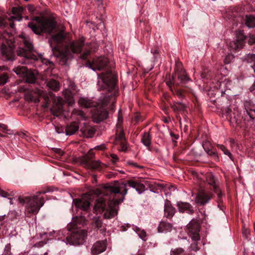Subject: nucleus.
<instances>
[{
	"instance_id": "nucleus-3",
	"label": "nucleus",
	"mask_w": 255,
	"mask_h": 255,
	"mask_svg": "<svg viewBox=\"0 0 255 255\" xmlns=\"http://www.w3.org/2000/svg\"><path fill=\"white\" fill-rule=\"evenodd\" d=\"M18 199L21 203L25 204V213L28 216L36 214L44 204V198L42 197H38L37 195L24 198L19 197Z\"/></svg>"
},
{
	"instance_id": "nucleus-16",
	"label": "nucleus",
	"mask_w": 255,
	"mask_h": 255,
	"mask_svg": "<svg viewBox=\"0 0 255 255\" xmlns=\"http://www.w3.org/2000/svg\"><path fill=\"white\" fill-rule=\"evenodd\" d=\"M164 211L165 216L168 218H172L175 212V208L172 206L170 202L167 200L165 201Z\"/></svg>"
},
{
	"instance_id": "nucleus-54",
	"label": "nucleus",
	"mask_w": 255,
	"mask_h": 255,
	"mask_svg": "<svg viewBox=\"0 0 255 255\" xmlns=\"http://www.w3.org/2000/svg\"><path fill=\"white\" fill-rule=\"evenodd\" d=\"M226 113L227 114V116H229V117L230 119H232V115H231L232 110L229 108H227L226 109Z\"/></svg>"
},
{
	"instance_id": "nucleus-21",
	"label": "nucleus",
	"mask_w": 255,
	"mask_h": 255,
	"mask_svg": "<svg viewBox=\"0 0 255 255\" xmlns=\"http://www.w3.org/2000/svg\"><path fill=\"white\" fill-rule=\"evenodd\" d=\"M1 52L2 55L5 56L7 60H13L14 59L13 49L11 47L7 48L5 45L2 46Z\"/></svg>"
},
{
	"instance_id": "nucleus-20",
	"label": "nucleus",
	"mask_w": 255,
	"mask_h": 255,
	"mask_svg": "<svg viewBox=\"0 0 255 255\" xmlns=\"http://www.w3.org/2000/svg\"><path fill=\"white\" fill-rule=\"evenodd\" d=\"M23 11V8L22 6L13 7L12 8V13L15 16H11L8 18L9 20L15 19L20 21L22 19L21 14Z\"/></svg>"
},
{
	"instance_id": "nucleus-17",
	"label": "nucleus",
	"mask_w": 255,
	"mask_h": 255,
	"mask_svg": "<svg viewBox=\"0 0 255 255\" xmlns=\"http://www.w3.org/2000/svg\"><path fill=\"white\" fill-rule=\"evenodd\" d=\"M177 206L180 212H186L190 214L193 213V210L189 203L184 202H178Z\"/></svg>"
},
{
	"instance_id": "nucleus-22",
	"label": "nucleus",
	"mask_w": 255,
	"mask_h": 255,
	"mask_svg": "<svg viewBox=\"0 0 255 255\" xmlns=\"http://www.w3.org/2000/svg\"><path fill=\"white\" fill-rule=\"evenodd\" d=\"M172 224L162 221L160 222L158 227V232L159 233L171 232L173 229Z\"/></svg>"
},
{
	"instance_id": "nucleus-62",
	"label": "nucleus",
	"mask_w": 255,
	"mask_h": 255,
	"mask_svg": "<svg viewBox=\"0 0 255 255\" xmlns=\"http://www.w3.org/2000/svg\"><path fill=\"white\" fill-rule=\"evenodd\" d=\"M46 193V191H42V192H41V191H39V192H37V194H45Z\"/></svg>"
},
{
	"instance_id": "nucleus-37",
	"label": "nucleus",
	"mask_w": 255,
	"mask_h": 255,
	"mask_svg": "<svg viewBox=\"0 0 255 255\" xmlns=\"http://www.w3.org/2000/svg\"><path fill=\"white\" fill-rule=\"evenodd\" d=\"M247 61L251 64V67L255 66V54H249L247 57Z\"/></svg>"
},
{
	"instance_id": "nucleus-23",
	"label": "nucleus",
	"mask_w": 255,
	"mask_h": 255,
	"mask_svg": "<svg viewBox=\"0 0 255 255\" xmlns=\"http://www.w3.org/2000/svg\"><path fill=\"white\" fill-rule=\"evenodd\" d=\"M176 74L177 75L178 79L180 81L181 83L185 84L190 80L184 70H180L179 69H177Z\"/></svg>"
},
{
	"instance_id": "nucleus-14",
	"label": "nucleus",
	"mask_w": 255,
	"mask_h": 255,
	"mask_svg": "<svg viewBox=\"0 0 255 255\" xmlns=\"http://www.w3.org/2000/svg\"><path fill=\"white\" fill-rule=\"evenodd\" d=\"M75 206L84 211H87L90 207V202L84 197L81 199H75L73 200Z\"/></svg>"
},
{
	"instance_id": "nucleus-19",
	"label": "nucleus",
	"mask_w": 255,
	"mask_h": 255,
	"mask_svg": "<svg viewBox=\"0 0 255 255\" xmlns=\"http://www.w3.org/2000/svg\"><path fill=\"white\" fill-rule=\"evenodd\" d=\"M100 79L102 82L105 83L106 85H109L111 83L115 80L114 77L111 71H108L105 73H102L101 74Z\"/></svg>"
},
{
	"instance_id": "nucleus-45",
	"label": "nucleus",
	"mask_w": 255,
	"mask_h": 255,
	"mask_svg": "<svg viewBox=\"0 0 255 255\" xmlns=\"http://www.w3.org/2000/svg\"><path fill=\"white\" fill-rule=\"evenodd\" d=\"M58 102L57 112L58 113H60L62 111V104L61 102V98H58Z\"/></svg>"
},
{
	"instance_id": "nucleus-2",
	"label": "nucleus",
	"mask_w": 255,
	"mask_h": 255,
	"mask_svg": "<svg viewBox=\"0 0 255 255\" xmlns=\"http://www.w3.org/2000/svg\"><path fill=\"white\" fill-rule=\"evenodd\" d=\"M93 192L99 197L94 206V212L103 214L105 218L110 219L117 214L116 206L123 201L128 189L126 184L122 183L118 186H107L102 190L96 189Z\"/></svg>"
},
{
	"instance_id": "nucleus-47",
	"label": "nucleus",
	"mask_w": 255,
	"mask_h": 255,
	"mask_svg": "<svg viewBox=\"0 0 255 255\" xmlns=\"http://www.w3.org/2000/svg\"><path fill=\"white\" fill-rule=\"evenodd\" d=\"M66 102L69 105L72 106L75 103V101L72 97H69L66 98Z\"/></svg>"
},
{
	"instance_id": "nucleus-15",
	"label": "nucleus",
	"mask_w": 255,
	"mask_h": 255,
	"mask_svg": "<svg viewBox=\"0 0 255 255\" xmlns=\"http://www.w3.org/2000/svg\"><path fill=\"white\" fill-rule=\"evenodd\" d=\"M211 195L204 191H200L197 196V202L201 205H203L211 199Z\"/></svg>"
},
{
	"instance_id": "nucleus-56",
	"label": "nucleus",
	"mask_w": 255,
	"mask_h": 255,
	"mask_svg": "<svg viewBox=\"0 0 255 255\" xmlns=\"http://www.w3.org/2000/svg\"><path fill=\"white\" fill-rule=\"evenodd\" d=\"M121 143L122 150L123 151H125L127 149V146L126 144H125V141L120 142L119 143Z\"/></svg>"
},
{
	"instance_id": "nucleus-1",
	"label": "nucleus",
	"mask_w": 255,
	"mask_h": 255,
	"mask_svg": "<svg viewBox=\"0 0 255 255\" xmlns=\"http://www.w3.org/2000/svg\"><path fill=\"white\" fill-rule=\"evenodd\" d=\"M28 26L36 34L53 32L50 39V45L54 53L63 61H66L73 53H79L82 51L84 39L82 38L68 43L69 33L65 32L62 24H57L50 17H35Z\"/></svg>"
},
{
	"instance_id": "nucleus-38",
	"label": "nucleus",
	"mask_w": 255,
	"mask_h": 255,
	"mask_svg": "<svg viewBox=\"0 0 255 255\" xmlns=\"http://www.w3.org/2000/svg\"><path fill=\"white\" fill-rule=\"evenodd\" d=\"M72 115L79 116L82 119H85V116L83 112L81 110L74 109L72 113Z\"/></svg>"
},
{
	"instance_id": "nucleus-41",
	"label": "nucleus",
	"mask_w": 255,
	"mask_h": 255,
	"mask_svg": "<svg viewBox=\"0 0 255 255\" xmlns=\"http://www.w3.org/2000/svg\"><path fill=\"white\" fill-rule=\"evenodd\" d=\"M8 80V76L6 74H3L0 76V85L5 84Z\"/></svg>"
},
{
	"instance_id": "nucleus-7",
	"label": "nucleus",
	"mask_w": 255,
	"mask_h": 255,
	"mask_svg": "<svg viewBox=\"0 0 255 255\" xmlns=\"http://www.w3.org/2000/svg\"><path fill=\"white\" fill-rule=\"evenodd\" d=\"M188 234L194 241L200 240L199 233L200 230V223L197 220H192L187 226Z\"/></svg>"
},
{
	"instance_id": "nucleus-60",
	"label": "nucleus",
	"mask_w": 255,
	"mask_h": 255,
	"mask_svg": "<svg viewBox=\"0 0 255 255\" xmlns=\"http://www.w3.org/2000/svg\"><path fill=\"white\" fill-rule=\"evenodd\" d=\"M114 108H115V106H114V101H112V104L111 105H110V109H111V110H112L113 112L114 111Z\"/></svg>"
},
{
	"instance_id": "nucleus-18",
	"label": "nucleus",
	"mask_w": 255,
	"mask_h": 255,
	"mask_svg": "<svg viewBox=\"0 0 255 255\" xmlns=\"http://www.w3.org/2000/svg\"><path fill=\"white\" fill-rule=\"evenodd\" d=\"M78 104L82 107L88 108L97 106V103L87 98H80L78 101Z\"/></svg>"
},
{
	"instance_id": "nucleus-32",
	"label": "nucleus",
	"mask_w": 255,
	"mask_h": 255,
	"mask_svg": "<svg viewBox=\"0 0 255 255\" xmlns=\"http://www.w3.org/2000/svg\"><path fill=\"white\" fill-rule=\"evenodd\" d=\"M172 108L174 111H184L186 106L182 102H174L171 106Z\"/></svg>"
},
{
	"instance_id": "nucleus-33",
	"label": "nucleus",
	"mask_w": 255,
	"mask_h": 255,
	"mask_svg": "<svg viewBox=\"0 0 255 255\" xmlns=\"http://www.w3.org/2000/svg\"><path fill=\"white\" fill-rule=\"evenodd\" d=\"M27 70L26 67L19 66L14 68L13 70L17 75H22L26 73Z\"/></svg>"
},
{
	"instance_id": "nucleus-39",
	"label": "nucleus",
	"mask_w": 255,
	"mask_h": 255,
	"mask_svg": "<svg viewBox=\"0 0 255 255\" xmlns=\"http://www.w3.org/2000/svg\"><path fill=\"white\" fill-rule=\"evenodd\" d=\"M95 133L94 130L92 128H88L84 132L85 136L87 137H92Z\"/></svg>"
},
{
	"instance_id": "nucleus-5",
	"label": "nucleus",
	"mask_w": 255,
	"mask_h": 255,
	"mask_svg": "<svg viewBox=\"0 0 255 255\" xmlns=\"http://www.w3.org/2000/svg\"><path fill=\"white\" fill-rule=\"evenodd\" d=\"M20 37L22 39L25 48H19L16 51L17 55L27 59L30 58L35 60H38L37 56L32 53L33 47L30 39L23 34H21Z\"/></svg>"
},
{
	"instance_id": "nucleus-9",
	"label": "nucleus",
	"mask_w": 255,
	"mask_h": 255,
	"mask_svg": "<svg viewBox=\"0 0 255 255\" xmlns=\"http://www.w3.org/2000/svg\"><path fill=\"white\" fill-rule=\"evenodd\" d=\"M236 39L230 42L229 47L231 50L233 51H238L242 49L244 44L246 36L241 31H239L236 33Z\"/></svg>"
},
{
	"instance_id": "nucleus-29",
	"label": "nucleus",
	"mask_w": 255,
	"mask_h": 255,
	"mask_svg": "<svg viewBox=\"0 0 255 255\" xmlns=\"http://www.w3.org/2000/svg\"><path fill=\"white\" fill-rule=\"evenodd\" d=\"M47 86L54 91H58L60 88L59 82L53 79L50 80L47 82Z\"/></svg>"
},
{
	"instance_id": "nucleus-31",
	"label": "nucleus",
	"mask_w": 255,
	"mask_h": 255,
	"mask_svg": "<svg viewBox=\"0 0 255 255\" xmlns=\"http://www.w3.org/2000/svg\"><path fill=\"white\" fill-rule=\"evenodd\" d=\"M94 153L92 150H90L87 154L84 156L81 160V163L84 164V162H88V161L94 160Z\"/></svg>"
},
{
	"instance_id": "nucleus-13",
	"label": "nucleus",
	"mask_w": 255,
	"mask_h": 255,
	"mask_svg": "<svg viewBox=\"0 0 255 255\" xmlns=\"http://www.w3.org/2000/svg\"><path fill=\"white\" fill-rule=\"evenodd\" d=\"M127 184L129 187L135 189L139 194L142 193L145 190L144 184L137 180H129L128 181Z\"/></svg>"
},
{
	"instance_id": "nucleus-42",
	"label": "nucleus",
	"mask_w": 255,
	"mask_h": 255,
	"mask_svg": "<svg viewBox=\"0 0 255 255\" xmlns=\"http://www.w3.org/2000/svg\"><path fill=\"white\" fill-rule=\"evenodd\" d=\"M199 250V248L198 246V244L196 241H195L192 243L189 247L190 251L197 252Z\"/></svg>"
},
{
	"instance_id": "nucleus-36",
	"label": "nucleus",
	"mask_w": 255,
	"mask_h": 255,
	"mask_svg": "<svg viewBox=\"0 0 255 255\" xmlns=\"http://www.w3.org/2000/svg\"><path fill=\"white\" fill-rule=\"evenodd\" d=\"M94 226L98 229L103 232L105 231V228L103 226V222L99 218H96L94 222Z\"/></svg>"
},
{
	"instance_id": "nucleus-8",
	"label": "nucleus",
	"mask_w": 255,
	"mask_h": 255,
	"mask_svg": "<svg viewBox=\"0 0 255 255\" xmlns=\"http://www.w3.org/2000/svg\"><path fill=\"white\" fill-rule=\"evenodd\" d=\"M121 110L119 111L118 123L116 125V136L115 138V144H118L120 142L125 141L126 138L123 128V117L120 114Z\"/></svg>"
},
{
	"instance_id": "nucleus-10",
	"label": "nucleus",
	"mask_w": 255,
	"mask_h": 255,
	"mask_svg": "<svg viewBox=\"0 0 255 255\" xmlns=\"http://www.w3.org/2000/svg\"><path fill=\"white\" fill-rule=\"evenodd\" d=\"M206 181L208 184L213 186L214 192L217 195L218 201H220L223 194L216 182L215 177L212 174H209L206 176Z\"/></svg>"
},
{
	"instance_id": "nucleus-11",
	"label": "nucleus",
	"mask_w": 255,
	"mask_h": 255,
	"mask_svg": "<svg viewBox=\"0 0 255 255\" xmlns=\"http://www.w3.org/2000/svg\"><path fill=\"white\" fill-rule=\"evenodd\" d=\"M108 62V59L103 56L97 57L94 59L91 67L93 70H101L105 67Z\"/></svg>"
},
{
	"instance_id": "nucleus-51",
	"label": "nucleus",
	"mask_w": 255,
	"mask_h": 255,
	"mask_svg": "<svg viewBox=\"0 0 255 255\" xmlns=\"http://www.w3.org/2000/svg\"><path fill=\"white\" fill-rule=\"evenodd\" d=\"M166 84L170 88V90H171V87H173L174 86H177L178 85V84H174V83L173 82L171 81V80L167 81Z\"/></svg>"
},
{
	"instance_id": "nucleus-44",
	"label": "nucleus",
	"mask_w": 255,
	"mask_h": 255,
	"mask_svg": "<svg viewBox=\"0 0 255 255\" xmlns=\"http://www.w3.org/2000/svg\"><path fill=\"white\" fill-rule=\"evenodd\" d=\"M207 153L210 155V156H214L215 158L217 159H218V154L215 151H214V150H208L207 151Z\"/></svg>"
},
{
	"instance_id": "nucleus-28",
	"label": "nucleus",
	"mask_w": 255,
	"mask_h": 255,
	"mask_svg": "<svg viewBox=\"0 0 255 255\" xmlns=\"http://www.w3.org/2000/svg\"><path fill=\"white\" fill-rule=\"evenodd\" d=\"M171 91L173 95H176L180 99H182L185 98L184 91L178 88L177 86H174L173 87H171Z\"/></svg>"
},
{
	"instance_id": "nucleus-64",
	"label": "nucleus",
	"mask_w": 255,
	"mask_h": 255,
	"mask_svg": "<svg viewBox=\"0 0 255 255\" xmlns=\"http://www.w3.org/2000/svg\"><path fill=\"white\" fill-rule=\"evenodd\" d=\"M243 233L244 234H245V235H246V236H247V234H248L247 230H243Z\"/></svg>"
},
{
	"instance_id": "nucleus-50",
	"label": "nucleus",
	"mask_w": 255,
	"mask_h": 255,
	"mask_svg": "<svg viewBox=\"0 0 255 255\" xmlns=\"http://www.w3.org/2000/svg\"><path fill=\"white\" fill-rule=\"evenodd\" d=\"M90 51L87 50L83 54L81 55V58L82 59H86L87 58V56L90 54Z\"/></svg>"
},
{
	"instance_id": "nucleus-12",
	"label": "nucleus",
	"mask_w": 255,
	"mask_h": 255,
	"mask_svg": "<svg viewBox=\"0 0 255 255\" xmlns=\"http://www.w3.org/2000/svg\"><path fill=\"white\" fill-rule=\"evenodd\" d=\"M107 248L106 241H97L92 246L91 253L93 255H97L104 252Z\"/></svg>"
},
{
	"instance_id": "nucleus-27",
	"label": "nucleus",
	"mask_w": 255,
	"mask_h": 255,
	"mask_svg": "<svg viewBox=\"0 0 255 255\" xmlns=\"http://www.w3.org/2000/svg\"><path fill=\"white\" fill-rule=\"evenodd\" d=\"M82 165L87 168L97 169L100 166V162L98 160L96 161L93 160L88 161V162H84V164Z\"/></svg>"
},
{
	"instance_id": "nucleus-24",
	"label": "nucleus",
	"mask_w": 255,
	"mask_h": 255,
	"mask_svg": "<svg viewBox=\"0 0 255 255\" xmlns=\"http://www.w3.org/2000/svg\"><path fill=\"white\" fill-rule=\"evenodd\" d=\"M79 129L78 124L76 122H72L67 125L66 128V133L67 135L74 134Z\"/></svg>"
},
{
	"instance_id": "nucleus-25",
	"label": "nucleus",
	"mask_w": 255,
	"mask_h": 255,
	"mask_svg": "<svg viewBox=\"0 0 255 255\" xmlns=\"http://www.w3.org/2000/svg\"><path fill=\"white\" fill-rule=\"evenodd\" d=\"M245 108L249 117L252 119L255 118V110L253 109V106L249 101H246L244 103Z\"/></svg>"
},
{
	"instance_id": "nucleus-58",
	"label": "nucleus",
	"mask_w": 255,
	"mask_h": 255,
	"mask_svg": "<svg viewBox=\"0 0 255 255\" xmlns=\"http://www.w3.org/2000/svg\"><path fill=\"white\" fill-rule=\"evenodd\" d=\"M105 148V147L104 145H99V146H97L96 147H95V149H97L98 150H103Z\"/></svg>"
},
{
	"instance_id": "nucleus-30",
	"label": "nucleus",
	"mask_w": 255,
	"mask_h": 255,
	"mask_svg": "<svg viewBox=\"0 0 255 255\" xmlns=\"http://www.w3.org/2000/svg\"><path fill=\"white\" fill-rule=\"evenodd\" d=\"M246 25L249 28L255 27V16L253 15L246 16Z\"/></svg>"
},
{
	"instance_id": "nucleus-43",
	"label": "nucleus",
	"mask_w": 255,
	"mask_h": 255,
	"mask_svg": "<svg viewBox=\"0 0 255 255\" xmlns=\"http://www.w3.org/2000/svg\"><path fill=\"white\" fill-rule=\"evenodd\" d=\"M11 247L9 244H7L4 248V250L2 255H9L10 254Z\"/></svg>"
},
{
	"instance_id": "nucleus-61",
	"label": "nucleus",
	"mask_w": 255,
	"mask_h": 255,
	"mask_svg": "<svg viewBox=\"0 0 255 255\" xmlns=\"http://www.w3.org/2000/svg\"><path fill=\"white\" fill-rule=\"evenodd\" d=\"M4 19H0V25L1 26H3L5 25V22H4Z\"/></svg>"
},
{
	"instance_id": "nucleus-4",
	"label": "nucleus",
	"mask_w": 255,
	"mask_h": 255,
	"mask_svg": "<svg viewBox=\"0 0 255 255\" xmlns=\"http://www.w3.org/2000/svg\"><path fill=\"white\" fill-rule=\"evenodd\" d=\"M111 99L110 96H105L102 101L101 105H98L93 114L94 122L98 123L108 117L109 114L105 107L110 103Z\"/></svg>"
},
{
	"instance_id": "nucleus-63",
	"label": "nucleus",
	"mask_w": 255,
	"mask_h": 255,
	"mask_svg": "<svg viewBox=\"0 0 255 255\" xmlns=\"http://www.w3.org/2000/svg\"><path fill=\"white\" fill-rule=\"evenodd\" d=\"M153 53V54H157V53H158V51L157 50H154L152 52Z\"/></svg>"
},
{
	"instance_id": "nucleus-52",
	"label": "nucleus",
	"mask_w": 255,
	"mask_h": 255,
	"mask_svg": "<svg viewBox=\"0 0 255 255\" xmlns=\"http://www.w3.org/2000/svg\"><path fill=\"white\" fill-rule=\"evenodd\" d=\"M10 194L0 189V196L3 197H7Z\"/></svg>"
},
{
	"instance_id": "nucleus-40",
	"label": "nucleus",
	"mask_w": 255,
	"mask_h": 255,
	"mask_svg": "<svg viewBox=\"0 0 255 255\" xmlns=\"http://www.w3.org/2000/svg\"><path fill=\"white\" fill-rule=\"evenodd\" d=\"M36 78L34 74H29L27 75L26 81L29 83H34L35 82Z\"/></svg>"
},
{
	"instance_id": "nucleus-55",
	"label": "nucleus",
	"mask_w": 255,
	"mask_h": 255,
	"mask_svg": "<svg viewBox=\"0 0 255 255\" xmlns=\"http://www.w3.org/2000/svg\"><path fill=\"white\" fill-rule=\"evenodd\" d=\"M139 236L142 240H144V238L146 236L145 232H144V231H141L140 233H139Z\"/></svg>"
},
{
	"instance_id": "nucleus-48",
	"label": "nucleus",
	"mask_w": 255,
	"mask_h": 255,
	"mask_svg": "<svg viewBox=\"0 0 255 255\" xmlns=\"http://www.w3.org/2000/svg\"><path fill=\"white\" fill-rule=\"evenodd\" d=\"M39 94L40 96L42 97L45 101H48V96L47 95L44 93V92L43 91H39Z\"/></svg>"
},
{
	"instance_id": "nucleus-59",
	"label": "nucleus",
	"mask_w": 255,
	"mask_h": 255,
	"mask_svg": "<svg viewBox=\"0 0 255 255\" xmlns=\"http://www.w3.org/2000/svg\"><path fill=\"white\" fill-rule=\"evenodd\" d=\"M128 164H129V165H131L132 166H136V167H140V166H137L135 163L133 162L132 161H128Z\"/></svg>"
},
{
	"instance_id": "nucleus-26",
	"label": "nucleus",
	"mask_w": 255,
	"mask_h": 255,
	"mask_svg": "<svg viewBox=\"0 0 255 255\" xmlns=\"http://www.w3.org/2000/svg\"><path fill=\"white\" fill-rule=\"evenodd\" d=\"M151 136L149 132H144L141 136V142L142 143L147 147L149 148L151 145Z\"/></svg>"
},
{
	"instance_id": "nucleus-35",
	"label": "nucleus",
	"mask_w": 255,
	"mask_h": 255,
	"mask_svg": "<svg viewBox=\"0 0 255 255\" xmlns=\"http://www.w3.org/2000/svg\"><path fill=\"white\" fill-rule=\"evenodd\" d=\"M185 251L181 248H177L171 249L170 255H184Z\"/></svg>"
},
{
	"instance_id": "nucleus-57",
	"label": "nucleus",
	"mask_w": 255,
	"mask_h": 255,
	"mask_svg": "<svg viewBox=\"0 0 255 255\" xmlns=\"http://www.w3.org/2000/svg\"><path fill=\"white\" fill-rule=\"evenodd\" d=\"M171 136L172 137V139L173 140V138L174 139H177L178 137V135L175 134L173 132H170V133Z\"/></svg>"
},
{
	"instance_id": "nucleus-34",
	"label": "nucleus",
	"mask_w": 255,
	"mask_h": 255,
	"mask_svg": "<svg viewBox=\"0 0 255 255\" xmlns=\"http://www.w3.org/2000/svg\"><path fill=\"white\" fill-rule=\"evenodd\" d=\"M217 147L218 148L220 149L225 155H228L229 158L233 161L234 159L232 156V153L224 145L222 144H218Z\"/></svg>"
},
{
	"instance_id": "nucleus-53",
	"label": "nucleus",
	"mask_w": 255,
	"mask_h": 255,
	"mask_svg": "<svg viewBox=\"0 0 255 255\" xmlns=\"http://www.w3.org/2000/svg\"><path fill=\"white\" fill-rule=\"evenodd\" d=\"M0 129L3 132H5L6 131L8 130L7 127L4 124L0 123Z\"/></svg>"
},
{
	"instance_id": "nucleus-49",
	"label": "nucleus",
	"mask_w": 255,
	"mask_h": 255,
	"mask_svg": "<svg viewBox=\"0 0 255 255\" xmlns=\"http://www.w3.org/2000/svg\"><path fill=\"white\" fill-rule=\"evenodd\" d=\"M249 43L251 44L255 43V35H251L249 37Z\"/></svg>"
},
{
	"instance_id": "nucleus-6",
	"label": "nucleus",
	"mask_w": 255,
	"mask_h": 255,
	"mask_svg": "<svg viewBox=\"0 0 255 255\" xmlns=\"http://www.w3.org/2000/svg\"><path fill=\"white\" fill-rule=\"evenodd\" d=\"M86 236V232L83 230L78 229L72 232L66 238L68 243L73 245H79L84 243Z\"/></svg>"
},
{
	"instance_id": "nucleus-46",
	"label": "nucleus",
	"mask_w": 255,
	"mask_h": 255,
	"mask_svg": "<svg viewBox=\"0 0 255 255\" xmlns=\"http://www.w3.org/2000/svg\"><path fill=\"white\" fill-rule=\"evenodd\" d=\"M111 157L112 158V161L113 163H115L119 161V157L115 154H112L111 155Z\"/></svg>"
}]
</instances>
